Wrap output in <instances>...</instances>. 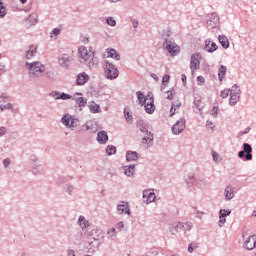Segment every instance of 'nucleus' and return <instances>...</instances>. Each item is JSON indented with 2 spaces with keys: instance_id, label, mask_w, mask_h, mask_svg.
<instances>
[{
  "instance_id": "61",
  "label": "nucleus",
  "mask_w": 256,
  "mask_h": 256,
  "mask_svg": "<svg viewBox=\"0 0 256 256\" xmlns=\"http://www.w3.org/2000/svg\"><path fill=\"white\" fill-rule=\"evenodd\" d=\"M131 23L132 26L134 27V29H137V27H139V21H137V19H131Z\"/></svg>"
},
{
  "instance_id": "45",
  "label": "nucleus",
  "mask_w": 256,
  "mask_h": 256,
  "mask_svg": "<svg viewBox=\"0 0 256 256\" xmlns=\"http://www.w3.org/2000/svg\"><path fill=\"white\" fill-rule=\"evenodd\" d=\"M50 97H53L55 101H59L61 99V92L60 91H52L49 94Z\"/></svg>"
},
{
  "instance_id": "25",
  "label": "nucleus",
  "mask_w": 256,
  "mask_h": 256,
  "mask_svg": "<svg viewBox=\"0 0 256 256\" xmlns=\"http://www.w3.org/2000/svg\"><path fill=\"white\" fill-rule=\"evenodd\" d=\"M146 113L149 115H152V113H155V104L153 97L150 98V102H147V104L144 106Z\"/></svg>"
},
{
  "instance_id": "19",
  "label": "nucleus",
  "mask_w": 256,
  "mask_h": 256,
  "mask_svg": "<svg viewBox=\"0 0 256 256\" xmlns=\"http://www.w3.org/2000/svg\"><path fill=\"white\" fill-rule=\"evenodd\" d=\"M105 53L107 54V57H110V59H114L115 61H121V55L117 52V50L113 48H107L105 50Z\"/></svg>"
},
{
  "instance_id": "39",
  "label": "nucleus",
  "mask_w": 256,
  "mask_h": 256,
  "mask_svg": "<svg viewBox=\"0 0 256 256\" xmlns=\"http://www.w3.org/2000/svg\"><path fill=\"white\" fill-rule=\"evenodd\" d=\"M59 35H61V29L60 28H54L50 32V39H57V37H59Z\"/></svg>"
},
{
  "instance_id": "54",
  "label": "nucleus",
  "mask_w": 256,
  "mask_h": 256,
  "mask_svg": "<svg viewBox=\"0 0 256 256\" xmlns=\"http://www.w3.org/2000/svg\"><path fill=\"white\" fill-rule=\"evenodd\" d=\"M4 73H7V68L5 64L0 63V76L3 75Z\"/></svg>"
},
{
  "instance_id": "20",
  "label": "nucleus",
  "mask_w": 256,
  "mask_h": 256,
  "mask_svg": "<svg viewBox=\"0 0 256 256\" xmlns=\"http://www.w3.org/2000/svg\"><path fill=\"white\" fill-rule=\"evenodd\" d=\"M143 199H146L145 203L147 205H149V203H153V201H155V199H157V196L155 195L154 192L144 191L143 192Z\"/></svg>"
},
{
  "instance_id": "58",
  "label": "nucleus",
  "mask_w": 256,
  "mask_h": 256,
  "mask_svg": "<svg viewBox=\"0 0 256 256\" xmlns=\"http://www.w3.org/2000/svg\"><path fill=\"white\" fill-rule=\"evenodd\" d=\"M218 111H219V107L214 106V107L212 108L211 115H212L213 117H217Z\"/></svg>"
},
{
  "instance_id": "23",
  "label": "nucleus",
  "mask_w": 256,
  "mask_h": 256,
  "mask_svg": "<svg viewBox=\"0 0 256 256\" xmlns=\"http://www.w3.org/2000/svg\"><path fill=\"white\" fill-rule=\"evenodd\" d=\"M122 169L126 177H133V175H135V164H132L130 166H123Z\"/></svg>"
},
{
  "instance_id": "43",
  "label": "nucleus",
  "mask_w": 256,
  "mask_h": 256,
  "mask_svg": "<svg viewBox=\"0 0 256 256\" xmlns=\"http://www.w3.org/2000/svg\"><path fill=\"white\" fill-rule=\"evenodd\" d=\"M7 109L8 111H13V104L7 103V104H0V110L5 111Z\"/></svg>"
},
{
  "instance_id": "24",
  "label": "nucleus",
  "mask_w": 256,
  "mask_h": 256,
  "mask_svg": "<svg viewBox=\"0 0 256 256\" xmlns=\"http://www.w3.org/2000/svg\"><path fill=\"white\" fill-rule=\"evenodd\" d=\"M137 159H139V153L135 151L126 152V161H128V163H131L132 161H137Z\"/></svg>"
},
{
  "instance_id": "4",
  "label": "nucleus",
  "mask_w": 256,
  "mask_h": 256,
  "mask_svg": "<svg viewBox=\"0 0 256 256\" xmlns=\"http://www.w3.org/2000/svg\"><path fill=\"white\" fill-rule=\"evenodd\" d=\"M25 67L29 71V76L33 79H39V77H43V73H45V65L39 61H34L31 63L26 62Z\"/></svg>"
},
{
  "instance_id": "9",
  "label": "nucleus",
  "mask_w": 256,
  "mask_h": 256,
  "mask_svg": "<svg viewBox=\"0 0 256 256\" xmlns=\"http://www.w3.org/2000/svg\"><path fill=\"white\" fill-rule=\"evenodd\" d=\"M185 131V118H180L176 123L172 126L173 135H181Z\"/></svg>"
},
{
  "instance_id": "55",
  "label": "nucleus",
  "mask_w": 256,
  "mask_h": 256,
  "mask_svg": "<svg viewBox=\"0 0 256 256\" xmlns=\"http://www.w3.org/2000/svg\"><path fill=\"white\" fill-rule=\"evenodd\" d=\"M7 135V128L5 126L0 127V137Z\"/></svg>"
},
{
  "instance_id": "17",
  "label": "nucleus",
  "mask_w": 256,
  "mask_h": 256,
  "mask_svg": "<svg viewBox=\"0 0 256 256\" xmlns=\"http://www.w3.org/2000/svg\"><path fill=\"white\" fill-rule=\"evenodd\" d=\"M96 141L99 143V145H105L107 141H109V135H107V132L105 131H99L97 133Z\"/></svg>"
},
{
  "instance_id": "34",
  "label": "nucleus",
  "mask_w": 256,
  "mask_h": 256,
  "mask_svg": "<svg viewBox=\"0 0 256 256\" xmlns=\"http://www.w3.org/2000/svg\"><path fill=\"white\" fill-rule=\"evenodd\" d=\"M239 99H241V96H237V95H232V94H230L229 105H230L231 107L237 105V103H239Z\"/></svg>"
},
{
  "instance_id": "13",
  "label": "nucleus",
  "mask_w": 256,
  "mask_h": 256,
  "mask_svg": "<svg viewBox=\"0 0 256 256\" xmlns=\"http://www.w3.org/2000/svg\"><path fill=\"white\" fill-rule=\"evenodd\" d=\"M58 63L60 67L67 69L71 65V56H69L68 54H61L58 57Z\"/></svg>"
},
{
  "instance_id": "29",
  "label": "nucleus",
  "mask_w": 256,
  "mask_h": 256,
  "mask_svg": "<svg viewBox=\"0 0 256 256\" xmlns=\"http://www.w3.org/2000/svg\"><path fill=\"white\" fill-rule=\"evenodd\" d=\"M72 118L73 116H71V114H64L60 121L62 125H64L68 129Z\"/></svg>"
},
{
  "instance_id": "10",
  "label": "nucleus",
  "mask_w": 256,
  "mask_h": 256,
  "mask_svg": "<svg viewBox=\"0 0 256 256\" xmlns=\"http://www.w3.org/2000/svg\"><path fill=\"white\" fill-rule=\"evenodd\" d=\"M206 24L210 29H215L219 25V16L216 13L209 14Z\"/></svg>"
},
{
  "instance_id": "37",
  "label": "nucleus",
  "mask_w": 256,
  "mask_h": 256,
  "mask_svg": "<svg viewBox=\"0 0 256 256\" xmlns=\"http://www.w3.org/2000/svg\"><path fill=\"white\" fill-rule=\"evenodd\" d=\"M77 127H79V120L72 116L68 129H77Z\"/></svg>"
},
{
  "instance_id": "31",
  "label": "nucleus",
  "mask_w": 256,
  "mask_h": 256,
  "mask_svg": "<svg viewBox=\"0 0 256 256\" xmlns=\"http://www.w3.org/2000/svg\"><path fill=\"white\" fill-rule=\"evenodd\" d=\"M225 75H227V67L221 65L218 70V79L220 82L223 81V79H225Z\"/></svg>"
},
{
  "instance_id": "12",
  "label": "nucleus",
  "mask_w": 256,
  "mask_h": 256,
  "mask_svg": "<svg viewBox=\"0 0 256 256\" xmlns=\"http://www.w3.org/2000/svg\"><path fill=\"white\" fill-rule=\"evenodd\" d=\"M229 215H231V210L230 209H220L219 211V222H218V226L219 227H223V225H225V223H227V217H229Z\"/></svg>"
},
{
  "instance_id": "47",
  "label": "nucleus",
  "mask_w": 256,
  "mask_h": 256,
  "mask_svg": "<svg viewBox=\"0 0 256 256\" xmlns=\"http://www.w3.org/2000/svg\"><path fill=\"white\" fill-rule=\"evenodd\" d=\"M6 15H7V8L5 7V4H2V6H0V19L5 18Z\"/></svg>"
},
{
  "instance_id": "60",
  "label": "nucleus",
  "mask_w": 256,
  "mask_h": 256,
  "mask_svg": "<svg viewBox=\"0 0 256 256\" xmlns=\"http://www.w3.org/2000/svg\"><path fill=\"white\" fill-rule=\"evenodd\" d=\"M206 127L208 129H215V124H213V122L208 120V121H206Z\"/></svg>"
},
{
  "instance_id": "27",
  "label": "nucleus",
  "mask_w": 256,
  "mask_h": 256,
  "mask_svg": "<svg viewBox=\"0 0 256 256\" xmlns=\"http://www.w3.org/2000/svg\"><path fill=\"white\" fill-rule=\"evenodd\" d=\"M218 41L223 49H229V39L225 35H220Z\"/></svg>"
},
{
  "instance_id": "46",
  "label": "nucleus",
  "mask_w": 256,
  "mask_h": 256,
  "mask_svg": "<svg viewBox=\"0 0 256 256\" xmlns=\"http://www.w3.org/2000/svg\"><path fill=\"white\" fill-rule=\"evenodd\" d=\"M201 101L200 100H194V108L196 109L195 112L199 113L201 109H203V106H201Z\"/></svg>"
},
{
  "instance_id": "30",
  "label": "nucleus",
  "mask_w": 256,
  "mask_h": 256,
  "mask_svg": "<svg viewBox=\"0 0 256 256\" xmlns=\"http://www.w3.org/2000/svg\"><path fill=\"white\" fill-rule=\"evenodd\" d=\"M107 239H110V241H115V239H117V229L116 228H110L107 230Z\"/></svg>"
},
{
  "instance_id": "57",
  "label": "nucleus",
  "mask_w": 256,
  "mask_h": 256,
  "mask_svg": "<svg viewBox=\"0 0 256 256\" xmlns=\"http://www.w3.org/2000/svg\"><path fill=\"white\" fill-rule=\"evenodd\" d=\"M3 165H4V168L7 169V167H9V165H11V159L10 158L4 159Z\"/></svg>"
},
{
  "instance_id": "22",
  "label": "nucleus",
  "mask_w": 256,
  "mask_h": 256,
  "mask_svg": "<svg viewBox=\"0 0 256 256\" xmlns=\"http://www.w3.org/2000/svg\"><path fill=\"white\" fill-rule=\"evenodd\" d=\"M225 201H231L235 197V190L231 186H226L224 190Z\"/></svg>"
},
{
  "instance_id": "26",
  "label": "nucleus",
  "mask_w": 256,
  "mask_h": 256,
  "mask_svg": "<svg viewBox=\"0 0 256 256\" xmlns=\"http://www.w3.org/2000/svg\"><path fill=\"white\" fill-rule=\"evenodd\" d=\"M32 173L36 176L39 177L45 173V169H43L42 165H36L32 168Z\"/></svg>"
},
{
  "instance_id": "44",
  "label": "nucleus",
  "mask_w": 256,
  "mask_h": 256,
  "mask_svg": "<svg viewBox=\"0 0 256 256\" xmlns=\"http://www.w3.org/2000/svg\"><path fill=\"white\" fill-rule=\"evenodd\" d=\"M193 228V223L191 222H182V231H191V229Z\"/></svg>"
},
{
  "instance_id": "21",
  "label": "nucleus",
  "mask_w": 256,
  "mask_h": 256,
  "mask_svg": "<svg viewBox=\"0 0 256 256\" xmlns=\"http://www.w3.org/2000/svg\"><path fill=\"white\" fill-rule=\"evenodd\" d=\"M37 55V47L35 45H30L28 50L25 51V59H33Z\"/></svg>"
},
{
  "instance_id": "32",
  "label": "nucleus",
  "mask_w": 256,
  "mask_h": 256,
  "mask_svg": "<svg viewBox=\"0 0 256 256\" xmlns=\"http://www.w3.org/2000/svg\"><path fill=\"white\" fill-rule=\"evenodd\" d=\"M169 230L172 232V235H175V232L179 233L180 231H183V222H179L176 226H169Z\"/></svg>"
},
{
  "instance_id": "59",
  "label": "nucleus",
  "mask_w": 256,
  "mask_h": 256,
  "mask_svg": "<svg viewBox=\"0 0 256 256\" xmlns=\"http://www.w3.org/2000/svg\"><path fill=\"white\" fill-rule=\"evenodd\" d=\"M0 103H10L9 102V97L7 96H0Z\"/></svg>"
},
{
  "instance_id": "36",
  "label": "nucleus",
  "mask_w": 256,
  "mask_h": 256,
  "mask_svg": "<svg viewBox=\"0 0 256 256\" xmlns=\"http://www.w3.org/2000/svg\"><path fill=\"white\" fill-rule=\"evenodd\" d=\"M136 95H137V100H138L139 104L145 105V101H147V99L145 98V94H143V92H141V91H137Z\"/></svg>"
},
{
  "instance_id": "16",
  "label": "nucleus",
  "mask_w": 256,
  "mask_h": 256,
  "mask_svg": "<svg viewBox=\"0 0 256 256\" xmlns=\"http://www.w3.org/2000/svg\"><path fill=\"white\" fill-rule=\"evenodd\" d=\"M217 49H219V47L217 46V44L211 40H206L205 41V46H204V51H206L207 53H215V51H217Z\"/></svg>"
},
{
  "instance_id": "15",
  "label": "nucleus",
  "mask_w": 256,
  "mask_h": 256,
  "mask_svg": "<svg viewBox=\"0 0 256 256\" xmlns=\"http://www.w3.org/2000/svg\"><path fill=\"white\" fill-rule=\"evenodd\" d=\"M117 211L119 215H131V209H129V203L127 202H121V204H118Z\"/></svg>"
},
{
  "instance_id": "28",
  "label": "nucleus",
  "mask_w": 256,
  "mask_h": 256,
  "mask_svg": "<svg viewBox=\"0 0 256 256\" xmlns=\"http://www.w3.org/2000/svg\"><path fill=\"white\" fill-rule=\"evenodd\" d=\"M72 99L78 107H85L87 105V98L85 97H73Z\"/></svg>"
},
{
  "instance_id": "6",
  "label": "nucleus",
  "mask_w": 256,
  "mask_h": 256,
  "mask_svg": "<svg viewBox=\"0 0 256 256\" xmlns=\"http://www.w3.org/2000/svg\"><path fill=\"white\" fill-rule=\"evenodd\" d=\"M104 77H106V79H108L109 81H114V79H117V77H119V69H117L115 65H113L109 61H106L104 67Z\"/></svg>"
},
{
  "instance_id": "62",
  "label": "nucleus",
  "mask_w": 256,
  "mask_h": 256,
  "mask_svg": "<svg viewBox=\"0 0 256 256\" xmlns=\"http://www.w3.org/2000/svg\"><path fill=\"white\" fill-rule=\"evenodd\" d=\"M123 227H125V224H123V221H120L116 224V229H118L119 231H121Z\"/></svg>"
},
{
  "instance_id": "1",
  "label": "nucleus",
  "mask_w": 256,
  "mask_h": 256,
  "mask_svg": "<svg viewBox=\"0 0 256 256\" xmlns=\"http://www.w3.org/2000/svg\"><path fill=\"white\" fill-rule=\"evenodd\" d=\"M78 224L81 227L82 231L86 230V233H88L90 237H93L94 241H92L91 239L88 241L90 247H94V249H99V247L101 246V239L105 237L103 235L101 236V230L91 227V225H89V221H87L84 216H79Z\"/></svg>"
},
{
  "instance_id": "38",
  "label": "nucleus",
  "mask_w": 256,
  "mask_h": 256,
  "mask_svg": "<svg viewBox=\"0 0 256 256\" xmlns=\"http://www.w3.org/2000/svg\"><path fill=\"white\" fill-rule=\"evenodd\" d=\"M89 109L91 113H101V106L99 104H93L89 105Z\"/></svg>"
},
{
  "instance_id": "18",
  "label": "nucleus",
  "mask_w": 256,
  "mask_h": 256,
  "mask_svg": "<svg viewBox=\"0 0 256 256\" xmlns=\"http://www.w3.org/2000/svg\"><path fill=\"white\" fill-rule=\"evenodd\" d=\"M89 81V76L85 72H81L76 77V85L82 86Z\"/></svg>"
},
{
  "instance_id": "33",
  "label": "nucleus",
  "mask_w": 256,
  "mask_h": 256,
  "mask_svg": "<svg viewBox=\"0 0 256 256\" xmlns=\"http://www.w3.org/2000/svg\"><path fill=\"white\" fill-rule=\"evenodd\" d=\"M230 95H236L238 97H241V88L239 85L234 84L230 89Z\"/></svg>"
},
{
  "instance_id": "48",
  "label": "nucleus",
  "mask_w": 256,
  "mask_h": 256,
  "mask_svg": "<svg viewBox=\"0 0 256 256\" xmlns=\"http://www.w3.org/2000/svg\"><path fill=\"white\" fill-rule=\"evenodd\" d=\"M60 99L62 101H69V99H73V97L70 94H67L65 92H61Z\"/></svg>"
},
{
  "instance_id": "64",
  "label": "nucleus",
  "mask_w": 256,
  "mask_h": 256,
  "mask_svg": "<svg viewBox=\"0 0 256 256\" xmlns=\"http://www.w3.org/2000/svg\"><path fill=\"white\" fill-rule=\"evenodd\" d=\"M67 255L68 256H77V254H75V250H68Z\"/></svg>"
},
{
  "instance_id": "41",
  "label": "nucleus",
  "mask_w": 256,
  "mask_h": 256,
  "mask_svg": "<svg viewBox=\"0 0 256 256\" xmlns=\"http://www.w3.org/2000/svg\"><path fill=\"white\" fill-rule=\"evenodd\" d=\"M64 191L65 193H68V195H73V191H75V186H73L72 184H65Z\"/></svg>"
},
{
  "instance_id": "63",
  "label": "nucleus",
  "mask_w": 256,
  "mask_h": 256,
  "mask_svg": "<svg viewBox=\"0 0 256 256\" xmlns=\"http://www.w3.org/2000/svg\"><path fill=\"white\" fill-rule=\"evenodd\" d=\"M75 237H76V241H81V239H83V233L77 232L75 234Z\"/></svg>"
},
{
  "instance_id": "56",
  "label": "nucleus",
  "mask_w": 256,
  "mask_h": 256,
  "mask_svg": "<svg viewBox=\"0 0 256 256\" xmlns=\"http://www.w3.org/2000/svg\"><path fill=\"white\" fill-rule=\"evenodd\" d=\"M170 79H171V76H169V74H165L162 78V83L167 84L169 83Z\"/></svg>"
},
{
  "instance_id": "40",
  "label": "nucleus",
  "mask_w": 256,
  "mask_h": 256,
  "mask_svg": "<svg viewBox=\"0 0 256 256\" xmlns=\"http://www.w3.org/2000/svg\"><path fill=\"white\" fill-rule=\"evenodd\" d=\"M106 153L109 156L115 155V153H117V147H115L114 145H108L106 148Z\"/></svg>"
},
{
  "instance_id": "51",
  "label": "nucleus",
  "mask_w": 256,
  "mask_h": 256,
  "mask_svg": "<svg viewBox=\"0 0 256 256\" xmlns=\"http://www.w3.org/2000/svg\"><path fill=\"white\" fill-rule=\"evenodd\" d=\"M197 244H195V243H190L189 245H188V253H193L194 251H195V249H197Z\"/></svg>"
},
{
  "instance_id": "2",
  "label": "nucleus",
  "mask_w": 256,
  "mask_h": 256,
  "mask_svg": "<svg viewBox=\"0 0 256 256\" xmlns=\"http://www.w3.org/2000/svg\"><path fill=\"white\" fill-rule=\"evenodd\" d=\"M79 62L82 65H88L89 69H97L99 59L95 57V52L87 50V47L80 46L78 48Z\"/></svg>"
},
{
  "instance_id": "7",
  "label": "nucleus",
  "mask_w": 256,
  "mask_h": 256,
  "mask_svg": "<svg viewBox=\"0 0 256 256\" xmlns=\"http://www.w3.org/2000/svg\"><path fill=\"white\" fill-rule=\"evenodd\" d=\"M253 147H251V144L244 143L243 144V150L238 152V157L240 159H246V161H251L253 159Z\"/></svg>"
},
{
  "instance_id": "53",
  "label": "nucleus",
  "mask_w": 256,
  "mask_h": 256,
  "mask_svg": "<svg viewBox=\"0 0 256 256\" xmlns=\"http://www.w3.org/2000/svg\"><path fill=\"white\" fill-rule=\"evenodd\" d=\"M212 158H213V161H215V163H217L220 159V156L217 152L212 151Z\"/></svg>"
},
{
  "instance_id": "50",
  "label": "nucleus",
  "mask_w": 256,
  "mask_h": 256,
  "mask_svg": "<svg viewBox=\"0 0 256 256\" xmlns=\"http://www.w3.org/2000/svg\"><path fill=\"white\" fill-rule=\"evenodd\" d=\"M231 95L230 89H224L221 91L220 96L222 99H227Z\"/></svg>"
},
{
  "instance_id": "5",
  "label": "nucleus",
  "mask_w": 256,
  "mask_h": 256,
  "mask_svg": "<svg viewBox=\"0 0 256 256\" xmlns=\"http://www.w3.org/2000/svg\"><path fill=\"white\" fill-rule=\"evenodd\" d=\"M137 127L141 133H144L146 136L142 138V145H145L146 149H149L151 145H153V134L149 132L147 129V125H145V122L143 120H138L137 121Z\"/></svg>"
},
{
  "instance_id": "52",
  "label": "nucleus",
  "mask_w": 256,
  "mask_h": 256,
  "mask_svg": "<svg viewBox=\"0 0 256 256\" xmlns=\"http://www.w3.org/2000/svg\"><path fill=\"white\" fill-rule=\"evenodd\" d=\"M124 117H125L127 123H129L130 121H133V116L129 112L124 113Z\"/></svg>"
},
{
  "instance_id": "14",
  "label": "nucleus",
  "mask_w": 256,
  "mask_h": 256,
  "mask_svg": "<svg viewBox=\"0 0 256 256\" xmlns=\"http://www.w3.org/2000/svg\"><path fill=\"white\" fill-rule=\"evenodd\" d=\"M256 247V235L248 237L244 242V248L248 251H253Z\"/></svg>"
},
{
  "instance_id": "35",
  "label": "nucleus",
  "mask_w": 256,
  "mask_h": 256,
  "mask_svg": "<svg viewBox=\"0 0 256 256\" xmlns=\"http://www.w3.org/2000/svg\"><path fill=\"white\" fill-rule=\"evenodd\" d=\"M187 187H193L195 185V175L188 174L187 179L185 180Z\"/></svg>"
},
{
  "instance_id": "8",
  "label": "nucleus",
  "mask_w": 256,
  "mask_h": 256,
  "mask_svg": "<svg viewBox=\"0 0 256 256\" xmlns=\"http://www.w3.org/2000/svg\"><path fill=\"white\" fill-rule=\"evenodd\" d=\"M201 68V54L200 53H194L192 54L190 58V69L192 72V75L197 71V69Z\"/></svg>"
},
{
  "instance_id": "49",
  "label": "nucleus",
  "mask_w": 256,
  "mask_h": 256,
  "mask_svg": "<svg viewBox=\"0 0 256 256\" xmlns=\"http://www.w3.org/2000/svg\"><path fill=\"white\" fill-rule=\"evenodd\" d=\"M106 23L107 25H109L110 27H115L117 25V21L113 19V17H108L106 19Z\"/></svg>"
},
{
  "instance_id": "11",
  "label": "nucleus",
  "mask_w": 256,
  "mask_h": 256,
  "mask_svg": "<svg viewBox=\"0 0 256 256\" xmlns=\"http://www.w3.org/2000/svg\"><path fill=\"white\" fill-rule=\"evenodd\" d=\"M83 127L89 133H97V131H99V124L95 120L86 121V123L83 125Z\"/></svg>"
},
{
  "instance_id": "42",
  "label": "nucleus",
  "mask_w": 256,
  "mask_h": 256,
  "mask_svg": "<svg viewBox=\"0 0 256 256\" xmlns=\"http://www.w3.org/2000/svg\"><path fill=\"white\" fill-rule=\"evenodd\" d=\"M28 21L31 23V25H37V14L36 13H32L28 16Z\"/></svg>"
},
{
  "instance_id": "3",
  "label": "nucleus",
  "mask_w": 256,
  "mask_h": 256,
  "mask_svg": "<svg viewBox=\"0 0 256 256\" xmlns=\"http://www.w3.org/2000/svg\"><path fill=\"white\" fill-rule=\"evenodd\" d=\"M162 39L164 41L163 49H166L171 57L179 55L181 48L179 47V45H177V43H175V39H173V37L171 36V31H163Z\"/></svg>"
}]
</instances>
